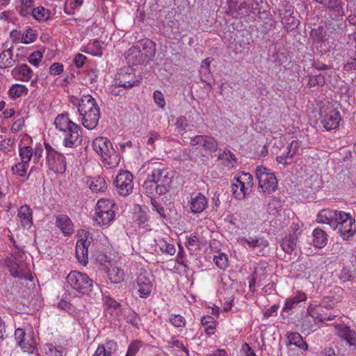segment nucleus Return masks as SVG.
Listing matches in <instances>:
<instances>
[{"instance_id": "nucleus-27", "label": "nucleus", "mask_w": 356, "mask_h": 356, "mask_svg": "<svg viewBox=\"0 0 356 356\" xmlns=\"http://www.w3.org/2000/svg\"><path fill=\"white\" fill-rule=\"evenodd\" d=\"M140 51L143 53L145 60L148 63L155 56L156 44L150 40L145 39L141 41Z\"/></svg>"}, {"instance_id": "nucleus-34", "label": "nucleus", "mask_w": 356, "mask_h": 356, "mask_svg": "<svg viewBox=\"0 0 356 356\" xmlns=\"http://www.w3.org/2000/svg\"><path fill=\"white\" fill-rule=\"evenodd\" d=\"M104 43L103 42H101L99 40L97 39H95L92 41H90V42H88L87 44V45H86L84 47H83V49L82 50V51L86 53V54H91L94 56H102V44Z\"/></svg>"}, {"instance_id": "nucleus-60", "label": "nucleus", "mask_w": 356, "mask_h": 356, "mask_svg": "<svg viewBox=\"0 0 356 356\" xmlns=\"http://www.w3.org/2000/svg\"><path fill=\"white\" fill-rule=\"evenodd\" d=\"M43 54L40 51H35L29 56L28 61L32 65L38 67L40 63Z\"/></svg>"}, {"instance_id": "nucleus-45", "label": "nucleus", "mask_w": 356, "mask_h": 356, "mask_svg": "<svg viewBox=\"0 0 356 356\" xmlns=\"http://www.w3.org/2000/svg\"><path fill=\"white\" fill-rule=\"evenodd\" d=\"M19 14L24 17L31 16V13L34 8V0H19Z\"/></svg>"}, {"instance_id": "nucleus-21", "label": "nucleus", "mask_w": 356, "mask_h": 356, "mask_svg": "<svg viewBox=\"0 0 356 356\" xmlns=\"http://www.w3.org/2000/svg\"><path fill=\"white\" fill-rule=\"evenodd\" d=\"M238 243L243 247L250 248H264L268 246V242L262 236H242L238 239Z\"/></svg>"}, {"instance_id": "nucleus-5", "label": "nucleus", "mask_w": 356, "mask_h": 356, "mask_svg": "<svg viewBox=\"0 0 356 356\" xmlns=\"http://www.w3.org/2000/svg\"><path fill=\"white\" fill-rule=\"evenodd\" d=\"M26 256L22 248H18L6 261V265L10 275L14 277L31 280L29 264L26 262Z\"/></svg>"}, {"instance_id": "nucleus-11", "label": "nucleus", "mask_w": 356, "mask_h": 356, "mask_svg": "<svg viewBox=\"0 0 356 356\" xmlns=\"http://www.w3.org/2000/svg\"><path fill=\"white\" fill-rule=\"evenodd\" d=\"M114 185L117 193L122 196H127L133 192L134 177L128 170H120L115 177Z\"/></svg>"}, {"instance_id": "nucleus-23", "label": "nucleus", "mask_w": 356, "mask_h": 356, "mask_svg": "<svg viewBox=\"0 0 356 356\" xmlns=\"http://www.w3.org/2000/svg\"><path fill=\"white\" fill-rule=\"evenodd\" d=\"M32 70L26 64H22L19 66L15 67L12 70V75L14 79L22 81H29L33 76Z\"/></svg>"}, {"instance_id": "nucleus-29", "label": "nucleus", "mask_w": 356, "mask_h": 356, "mask_svg": "<svg viewBox=\"0 0 356 356\" xmlns=\"http://www.w3.org/2000/svg\"><path fill=\"white\" fill-rule=\"evenodd\" d=\"M87 184L93 193L105 192L108 187L105 179L100 176L90 178L87 181Z\"/></svg>"}, {"instance_id": "nucleus-33", "label": "nucleus", "mask_w": 356, "mask_h": 356, "mask_svg": "<svg viewBox=\"0 0 356 356\" xmlns=\"http://www.w3.org/2000/svg\"><path fill=\"white\" fill-rule=\"evenodd\" d=\"M13 47L2 51L0 54V68L6 69L13 67L16 60L13 58Z\"/></svg>"}, {"instance_id": "nucleus-18", "label": "nucleus", "mask_w": 356, "mask_h": 356, "mask_svg": "<svg viewBox=\"0 0 356 356\" xmlns=\"http://www.w3.org/2000/svg\"><path fill=\"white\" fill-rule=\"evenodd\" d=\"M337 334L343 339L350 346L356 349V331L345 323H337L334 325Z\"/></svg>"}, {"instance_id": "nucleus-17", "label": "nucleus", "mask_w": 356, "mask_h": 356, "mask_svg": "<svg viewBox=\"0 0 356 356\" xmlns=\"http://www.w3.org/2000/svg\"><path fill=\"white\" fill-rule=\"evenodd\" d=\"M191 212L197 214L203 212L208 207V199L201 193H193L191 194L188 202Z\"/></svg>"}, {"instance_id": "nucleus-49", "label": "nucleus", "mask_w": 356, "mask_h": 356, "mask_svg": "<svg viewBox=\"0 0 356 356\" xmlns=\"http://www.w3.org/2000/svg\"><path fill=\"white\" fill-rule=\"evenodd\" d=\"M282 22L287 31L296 29L299 24V22L294 16L292 15V14L284 15L282 18Z\"/></svg>"}, {"instance_id": "nucleus-4", "label": "nucleus", "mask_w": 356, "mask_h": 356, "mask_svg": "<svg viewBox=\"0 0 356 356\" xmlns=\"http://www.w3.org/2000/svg\"><path fill=\"white\" fill-rule=\"evenodd\" d=\"M92 147L102 157L103 163L108 168H115L119 165L120 156L107 138L98 137L95 138L92 142Z\"/></svg>"}, {"instance_id": "nucleus-52", "label": "nucleus", "mask_w": 356, "mask_h": 356, "mask_svg": "<svg viewBox=\"0 0 356 356\" xmlns=\"http://www.w3.org/2000/svg\"><path fill=\"white\" fill-rule=\"evenodd\" d=\"M213 261L216 266L220 269L225 270L228 266V257L223 252L215 255L213 258Z\"/></svg>"}, {"instance_id": "nucleus-40", "label": "nucleus", "mask_w": 356, "mask_h": 356, "mask_svg": "<svg viewBox=\"0 0 356 356\" xmlns=\"http://www.w3.org/2000/svg\"><path fill=\"white\" fill-rule=\"evenodd\" d=\"M29 90L26 86L22 84H13L8 90L9 97L13 99H16L23 95L28 94Z\"/></svg>"}, {"instance_id": "nucleus-61", "label": "nucleus", "mask_w": 356, "mask_h": 356, "mask_svg": "<svg viewBox=\"0 0 356 356\" xmlns=\"http://www.w3.org/2000/svg\"><path fill=\"white\" fill-rule=\"evenodd\" d=\"M151 205L152 207V209L154 211H156L158 214L161 218H165V209L162 206V204L157 202L155 199L151 198Z\"/></svg>"}, {"instance_id": "nucleus-36", "label": "nucleus", "mask_w": 356, "mask_h": 356, "mask_svg": "<svg viewBox=\"0 0 356 356\" xmlns=\"http://www.w3.org/2000/svg\"><path fill=\"white\" fill-rule=\"evenodd\" d=\"M50 11L43 6L34 8L31 13V16L39 22H47L50 19Z\"/></svg>"}, {"instance_id": "nucleus-25", "label": "nucleus", "mask_w": 356, "mask_h": 356, "mask_svg": "<svg viewBox=\"0 0 356 356\" xmlns=\"http://www.w3.org/2000/svg\"><path fill=\"white\" fill-rule=\"evenodd\" d=\"M118 348L117 343L108 340L104 344L99 345L92 356H111Z\"/></svg>"}, {"instance_id": "nucleus-31", "label": "nucleus", "mask_w": 356, "mask_h": 356, "mask_svg": "<svg viewBox=\"0 0 356 356\" xmlns=\"http://www.w3.org/2000/svg\"><path fill=\"white\" fill-rule=\"evenodd\" d=\"M218 159L229 169L234 168L237 165V159L234 154L227 148L219 154Z\"/></svg>"}, {"instance_id": "nucleus-6", "label": "nucleus", "mask_w": 356, "mask_h": 356, "mask_svg": "<svg viewBox=\"0 0 356 356\" xmlns=\"http://www.w3.org/2000/svg\"><path fill=\"white\" fill-rule=\"evenodd\" d=\"M355 220L350 213L335 210L332 228L337 229L344 240L350 239L355 234Z\"/></svg>"}, {"instance_id": "nucleus-19", "label": "nucleus", "mask_w": 356, "mask_h": 356, "mask_svg": "<svg viewBox=\"0 0 356 356\" xmlns=\"http://www.w3.org/2000/svg\"><path fill=\"white\" fill-rule=\"evenodd\" d=\"M190 144L192 146L198 145L210 152H215L218 149L217 141L211 136L198 135L191 138Z\"/></svg>"}, {"instance_id": "nucleus-57", "label": "nucleus", "mask_w": 356, "mask_h": 356, "mask_svg": "<svg viewBox=\"0 0 356 356\" xmlns=\"http://www.w3.org/2000/svg\"><path fill=\"white\" fill-rule=\"evenodd\" d=\"M325 81L324 76L321 74H319L318 75L309 76L307 85L310 88H312L317 86H322L325 84Z\"/></svg>"}, {"instance_id": "nucleus-12", "label": "nucleus", "mask_w": 356, "mask_h": 356, "mask_svg": "<svg viewBox=\"0 0 356 356\" xmlns=\"http://www.w3.org/2000/svg\"><path fill=\"white\" fill-rule=\"evenodd\" d=\"M78 240L76 244V255L81 264H86L88 262V248L92 241L90 232L82 230L78 234Z\"/></svg>"}, {"instance_id": "nucleus-55", "label": "nucleus", "mask_w": 356, "mask_h": 356, "mask_svg": "<svg viewBox=\"0 0 356 356\" xmlns=\"http://www.w3.org/2000/svg\"><path fill=\"white\" fill-rule=\"evenodd\" d=\"M185 245L190 251L197 250L200 247V241L197 236L196 235L191 234L187 237Z\"/></svg>"}, {"instance_id": "nucleus-14", "label": "nucleus", "mask_w": 356, "mask_h": 356, "mask_svg": "<svg viewBox=\"0 0 356 356\" xmlns=\"http://www.w3.org/2000/svg\"><path fill=\"white\" fill-rule=\"evenodd\" d=\"M47 152V162L49 168L55 171L65 170V157L60 153L54 150L48 143H44Z\"/></svg>"}, {"instance_id": "nucleus-58", "label": "nucleus", "mask_w": 356, "mask_h": 356, "mask_svg": "<svg viewBox=\"0 0 356 356\" xmlns=\"http://www.w3.org/2000/svg\"><path fill=\"white\" fill-rule=\"evenodd\" d=\"M143 342L139 340L132 341L128 347V350L125 356H135L141 348Z\"/></svg>"}, {"instance_id": "nucleus-59", "label": "nucleus", "mask_w": 356, "mask_h": 356, "mask_svg": "<svg viewBox=\"0 0 356 356\" xmlns=\"http://www.w3.org/2000/svg\"><path fill=\"white\" fill-rule=\"evenodd\" d=\"M291 154V152H290V151L286 149V150L283 152L281 155L276 157V161L284 166L290 165L291 162L288 161V159H292L293 157V156Z\"/></svg>"}, {"instance_id": "nucleus-39", "label": "nucleus", "mask_w": 356, "mask_h": 356, "mask_svg": "<svg viewBox=\"0 0 356 356\" xmlns=\"http://www.w3.org/2000/svg\"><path fill=\"white\" fill-rule=\"evenodd\" d=\"M155 242L162 252L170 255H173L175 253V248L174 245L170 243V239L159 238L156 240Z\"/></svg>"}, {"instance_id": "nucleus-47", "label": "nucleus", "mask_w": 356, "mask_h": 356, "mask_svg": "<svg viewBox=\"0 0 356 356\" xmlns=\"http://www.w3.org/2000/svg\"><path fill=\"white\" fill-rule=\"evenodd\" d=\"M44 350L49 356H63L65 348L61 345L47 343L44 345Z\"/></svg>"}, {"instance_id": "nucleus-1", "label": "nucleus", "mask_w": 356, "mask_h": 356, "mask_svg": "<svg viewBox=\"0 0 356 356\" xmlns=\"http://www.w3.org/2000/svg\"><path fill=\"white\" fill-rule=\"evenodd\" d=\"M54 124L56 129L63 134V144L68 148H76L83 141L81 127L69 118L67 113L56 116Z\"/></svg>"}, {"instance_id": "nucleus-63", "label": "nucleus", "mask_w": 356, "mask_h": 356, "mask_svg": "<svg viewBox=\"0 0 356 356\" xmlns=\"http://www.w3.org/2000/svg\"><path fill=\"white\" fill-rule=\"evenodd\" d=\"M175 125L179 131H185L188 126L186 118L184 116H179L177 118Z\"/></svg>"}, {"instance_id": "nucleus-2", "label": "nucleus", "mask_w": 356, "mask_h": 356, "mask_svg": "<svg viewBox=\"0 0 356 356\" xmlns=\"http://www.w3.org/2000/svg\"><path fill=\"white\" fill-rule=\"evenodd\" d=\"M80 121L83 126L88 129H95L99 122L100 111L96 100L89 95H83L78 106Z\"/></svg>"}, {"instance_id": "nucleus-46", "label": "nucleus", "mask_w": 356, "mask_h": 356, "mask_svg": "<svg viewBox=\"0 0 356 356\" xmlns=\"http://www.w3.org/2000/svg\"><path fill=\"white\" fill-rule=\"evenodd\" d=\"M340 300L339 296L329 295L322 299L319 306L325 309H333Z\"/></svg>"}, {"instance_id": "nucleus-28", "label": "nucleus", "mask_w": 356, "mask_h": 356, "mask_svg": "<svg viewBox=\"0 0 356 356\" xmlns=\"http://www.w3.org/2000/svg\"><path fill=\"white\" fill-rule=\"evenodd\" d=\"M17 216L19 217L21 224L24 227H30L33 224V214L31 208L26 205L20 207Z\"/></svg>"}, {"instance_id": "nucleus-42", "label": "nucleus", "mask_w": 356, "mask_h": 356, "mask_svg": "<svg viewBox=\"0 0 356 356\" xmlns=\"http://www.w3.org/2000/svg\"><path fill=\"white\" fill-rule=\"evenodd\" d=\"M301 330L302 332H306L307 334L314 332L318 329L316 322L309 315H305L300 324Z\"/></svg>"}, {"instance_id": "nucleus-56", "label": "nucleus", "mask_w": 356, "mask_h": 356, "mask_svg": "<svg viewBox=\"0 0 356 356\" xmlns=\"http://www.w3.org/2000/svg\"><path fill=\"white\" fill-rule=\"evenodd\" d=\"M24 352H26L29 353H32L35 347V343L33 338H29L21 341L20 344L19 345Z\"/></svg>"}, {"instance_id": "nucleus-8", "label": "nucleus", "mask_w": 356, "mask_h": 356, "mask_svg": "<svg viewBox=\"0 0 356 356\" xmlns=\"http://www.w3.org/2000/svg\"><path fill=\"white\" fill-rule=\"evenodd\" d=\"M259 186L265 194H271L278 188V182L275 174L268 168L260 165L255 170Z\"/></svg>"}, {"instance_id": "nucleus-10", "label": "nucleus", "mask_w": 356, "mask_h": 356, "mask_svg": "<svg viewBox=\"0 0 356 356\" xmlns=\"http://www.w3.org/2000/svg\"><path fill=\"white\" fill-rule=\"evenodd\" d=\"M115 203L108 199H100L98 200L95 208V220L101 225H107L112 222L115 216L113 210Z\"/></svg>"}, {"instance_id": "nucleus-50", "label": "nucleus", "mask_w": 356, "mask_h": 356, "mask_svg": "<svg viewBox=\"0 0 356 356\" xmlns=\"http://www.w3.org/2000/svg\"><path fill=\"white\" fill-rule=\"evenodd\" d=\"M19 155L22 161L24 163H28L33 156V148L31 146H24L19 148Z\"/></svg>"}, {"instance_id": "nucleus-62", "label": "nucleus", "mask_w": 356, "mask_h": 356, "mask_svg": "<svg viewBox=\"0 0 356 356\" xmlns=\"http://www.w3.org/2000/svg\"><path fill=\"white\" fill-rule=\"evenodd\" d=\"M153 98L155 104L161 108H164L165 102L163 93L159 90H156L153 93Z\"/></svg>"}, {"instance_id": "nucleus-15", "label": "nucleus", "mask_w": 356, "mask_h": 356, "mask_svg": "<svg viewBox=\"0 0 356 356\" xmlns=\"http://www.w3.org/2000/svg\"><path fill=\"white\" fill-rule=\"evenodd\" d=\"M136 282L139 296L142 298L149 296L153 287L152 275L145 270H141L137 277Z\"/></svg>"}, {"instance_id": "nucleus-13", "label": "nucleus", "mask_w": 356, "mask_h": 356, "mask_svg": "<svg viewBox=\"0 0 356 356\" xmlns=\"http://www.w3.org/2000/svg\"><path fill=\"white\" fill-rule=\"evenodd\" d=\"M116 84L124 89H130L140 83V78L136 75L135 70L128 67L126 69L120 70L116 77Z\"/></svg>"}, {"instance_id": "nucleus-7", "label": "nucleus", "mask_w": 356, "mask_h": 356, "mask_svg": "<svg viewBox=\"0 0 356 356\" xmlns=\"http://www.w3.org/2000/svg\"><path fill=\"white\" fill-rule=\"evenodd\" d=\"M66 282L72 289L82 295L88 294L94 286L98 287L86 273L78 270H72L66 277Z\"/></svg>"}, {"instance_id": "nucleus-48", "label": "nucleus", "mask_w": 356, "mask_h": 356, "mask_svg": "<svg viewBox=\"0 0 356 356\" xmlns=\"http://www.w3.org/2000/svg\"><path fill=\"white\" fill-rule=\"evenodd\" d=\"M201 323L207 335L213 334V330L216 328V322L212 316H203L201 319Z\"/></svg>"}, {"instance_id": "nucleus-16", "label": "nucleus", "mask_w": 356, "mask_h": 356, "mask_svg": "<svg viewBox=\"0 0 356 356\" xmlns=\"http://www.w3.org/2000/svg\"><path fill=\"white\" fill-rule=\"evenodd\" d=\"M321 124L327 131L337 129L341 120V115L337 109H330L327 111H322Z\"/></svg>"}, {"instance_id": "nucleus-44", "label": "nucleus", "mask_w": 356, "mask_h": 356, "mask_svg": "<svg viewBox=\"0 0 356 356\" xmlns=\"http://www.w3.org/2000/svg\"><path fill=\"white\" fill-rule=\"evenodd\" d=\"M134 218V221L140 227L145 228L148 225V216L145 209L139 207L138 210L135 211Z\"/></svg>"}, {"instance_id": "nucleus-64", "label": "nucleus", "mask_w": 356, "mask_h": 356, "mask_svg": "<svg viewBox=\"0 0 356 356\" xmlns=\"http://www.w3.org/2000/svg\"><path fill=\"white\" fill-rule=\"evenodd\" d=\"M127 322L133 326L138 327L140 323V318L136 313L132 312L127 315Z\"/></svg>"}, {"instance_id": "nucleus-30", "label": "nucleus", "mask_w": 356, "mask_h": 356, "mask_svg": "<svg viewBox=\"0 0 356 356\" xmlns=\"http://www.w3.org/2000/svg\"><path fill=\"white\" fill-rule=\"evenodd\" d=\"M320 307V306L310 304L307 307V314L311 316L315 322H324L327 321H332L334 318L335 315H329L327 316H324L319 312Z\"/></svg>"}, {"instance_id": "nucleus-32", "label": "nucleus", "mask_w": 356, "mask_h": 356, "mask_svg": "<svg viewBox=\"0 0 356 356\" xmlns=\"http://www.w3.org/2000/svg\"><path fill=\"white\" fill-rule=\"evenodd\" d=\"M307 300V296L303 292H298L294 296L286 300L284 305L282 308V312H289L294 309L301 302H305Z\"/></svg>"}, {"instance_id": "nucleus-24", "label": "nucleus", "mask_w": 356, "mask_h": 356, "mask_svg": "<svg viewBox=\"0 0 356 356\" xmlns=\"http://www.w3.org/2000/svg\"><path fill=\"white\" fill-rule=\"evenodd\" d=\"M343 6L341 0H330L325 8H327L331 18L337 19L338 17L344 15Z\"/></svg>"}, {"instance_id": "nucleus-51", "label": "nucleus", "mask_w": 356, "mask_h": 356, "mask_svg": "<svg viewBox=\"0 0 356 356\" xmlns=\"http://www.w3.org/2000/svg\"><path fill=\"white\" fill-rule=\"evenodd\" d=\"M37 32L32 28H27L22 33L21 42L24 44H30L33 42L37 39Z\"/></svg>"}, {"instance_id": "nucleus-37", "label": "nucleus", "mask_w": 356, "mask_h": 356, "mask_svg": "<svg viewBox=\"0 0 356 356\" xmlns=\"http://www.w3.org/2000/svg\"><path fill=\"white\" fill-rule=\"evenodd\" d=\"M287 339L289 345H294L304 351L307 350L308 345L299 333L290 332L287 334Z\"/></svg>"}, {"instance_id": "nucleus-38", "label": "nucleus", "mask_w": 356, "mask_h": 356, "mask_svg": "<svg viewBox=\"0 0 356 356\" xmlns=\"http://www.w3.org/2000/svg\"><path fill=\"white\" fill-rule=\"evenodd\" d=\"M335 210L322 209L316 216V222L318 223H324L329 225L332 227Z\"/></svg>"}, {"instance_id": "nucleus-53", "label": "nucleus", "mask_w": 356, "mask_h": 356, "mask_svg": "<svg viewBox=\"0 0 356 356\" xmlns=\"http://www.w3.org/2000/svg\"><path fill=\"white\" fill-rule=\"evenodd\" d=\"M169 322L177 329L182 330L186 325V319L179 314H172L169 316Z\"/></svg>"}, {"instance_id": "nucleus-43", "label": "nucleus", "mask_w": 356, "mask_h": 356, "mask_svg": "<svg viewBox=\"0 0 356 356\" xmlns=\"http://www.w3.org/2000/svg\"><path fill=\"white\" fill-rule=\"evenodd\" d=\"M104 304L107 309L108 312H110L111 315L113 316L118 313L120 308V303L111 298L110 296H104Z\"/></svg>"}, {"instance_id": "nucleus-3", "label": "nucleus", "mask_w": 356, "mask_h": 356, "mask_svg": "<svg viewBox=\"0 0 356 356\" xmlns=\"http://www.w3.org/2000/svg\"><path fill=\"white\" fill-rule=\"evenodd\" d=\"M152 183L155 185L156 193L165 194L170 188L172 177L169 170L162 163H156L152 165L151 172L148 175L145 184Z\"/></svg>"}, {"instance_id": "nucleus-35", "label": "nucleus", "mask_w": 356, "mask_h": 356, "mask_svg": "<svg viewBox=\"0 0 356 356\" xmlns=\"http://www.w3.org/2000/svg\"><path fill=\"white\" fill-rule=\"evenodd\" d=\"M313 245L318 248L325 247L327 243V235L321 228H316L312 232Z\"/></svg>"}, {"instance_id": "nucleus-41", "label": "nucleus", "mask_w": 356, "mask_h": 356, "mask_svg": "<svg viewBox=\"0 0 356 356\" xmlns=\"http://www.w3.org/2000/svg\"><path fill=\"white\" fill-rule=\"evenodd\" d=\"M108 277L114 284L120 283L124 280V270L116 266H112L108 269Z\"/></svg>"}, {"instance_id": "nucleus-22", "label": "nucleus", "mask_w": 356, "mask_h": 356, "mask_svg": "<svg viewBox=\"0 0 356 356\" xmlns=\"http://www.w3.org/2000/svg\"><path fill=\"white\" fill-rule=\"evenodd\" d=\"M125 58L129 65H145L147 61L143 58V53L140 51V47L138 46H133L126 52Z\"/></svg>"}, {"instance_id": "nucleus-54", "label": "nucleus", "mask_w": 356, "mask_h": 356, "mask_svg": "<svg viewBox=\"0 0 356 356\" xmlns=\"http://www.w3.org/2000/svg\"><path fill=\"white\" fill-rule=\"evenodd\" d=\"M29 165L22 161L18 162L12 167V171L14 175L19 177H24L26 174Z\"/></svg>"}, {"instance_id": "nucleus-20", "label": "nucleus", "mask_w": 356, "mask_h": 356, "mask_svg": "<svg viewBox=\"0 0 356 356\" xmlns=\"http://www.w3.org/2000/svg\"><path fill=\"white\" fill-rule=\"evenodd\" d=\"M54 217L56 226L64 236H71L74 233V224L68 216L61 213Z\"/></svg>"}, {"instance_id": "nucleus-26", "label": "nucleus", "mask_w": 356, "mask_h": 356, "mask_svg": "<svg viewBox=\"0 0 356 356\" xmlns=\"http://www.w3.org/2000/svg\"><path fill=\"white\" fill-rule=\"evenodd\" d=\"M298 233L286 235L281 242L282 250L287 254H291L296 251L298 245Z\"/></svg>"}, {"instance_id": "nucleus-9", "label": "nucleus", "mask_w": 356, "mask_h": 356, "mask_svg": "<svg viewBox=\"0 0 356 356\" xmlns=\"http://www.w3.org/2000/svg\"><path fill=\"white\" fill-rule=\"evenodd\" d=\"M253 186V177L251 174L242 172L235 176L232 184V190L234 197L241 200L250 194Z\"/></svg>"}]
</instances>
